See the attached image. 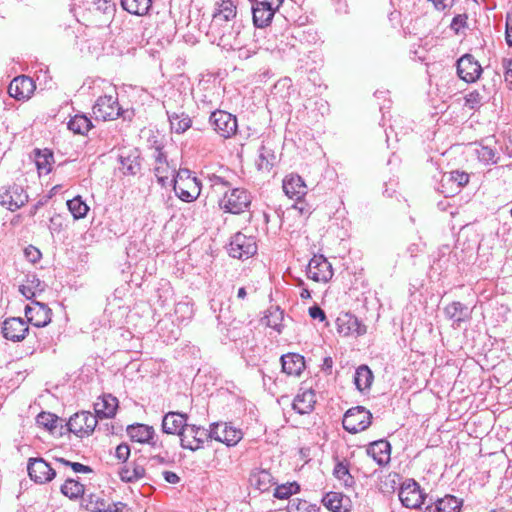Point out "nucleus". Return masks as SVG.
I'll use <instances>...</instances> for the list:
<instances>
[{
  "instance_id": "nucleus-3",
  "label": "nucleus",
  "mask_w": 512,
  "mask_h": 512,
  "mask_svg": "<svg viewBox=\"0 0 512 512\" xmlns=\"http://www.w3.org/2000/svg\"><path fill=\"white\" fill-rule=\"evenodd\" d=\"M27 470L31 480L38 484H46L52 481L57 474L62 473L59 464H56V467H52L43 458H30Z\"/></svg>"
},
{
  "instance_id": "nucleus-46",
  "label": "nucleus",
  "mask_w": 512,
  "mask_h": 512,
  "mask_svg": "<svg viewBox=\"0 0 512 512\" xmlns=\"http://www.w3.org/2000/svg\"><path fill=\"white\" fill-rule=\"evenodd\" d=\"M275 160V155L264 146L260 148L259 160L257 162V166L259 170L269 171L273 166Z\"/></svg>"
},
{
  "instance_id": "nucleus-51",
  "label": "nucleus",
  "mask_w": 512,
  "mask_h": 512,
  "mask_svg": "<svg viewBox=\"0 0 512 512\" xmlns=\"http://www.w3.org/2000/svg\"><path fill=\"white\" fill-rule=\"evenodd\" d=\"M465 106L470 109H478L483 102V95L478 90L467 93L464 97Z\"/></svg>"
},
{
  "instance_id": "nucleus-62",
  "label": "nucleus",
  "mask_w": 512,
  "mask_h": 512,
  "mask_svg": "<svg viewBox=\"0 0 512 512\" xmlns=\"http://www.w3.org/2000/svg\"><path fill=\"white\" fill-rule=\"evenodd\" d=\"M126 505L118 502L114 503L112 506L110 504L107 505V512H124Z\"/></svg>"
},
{
  "instance_id": "nucleus-47",
  "label": "nucleus",
  "mask_w": 512,
  "mask_h": 512,
  "mask_svg": "<svg viewBox=\"0 0 512 512\" xmlns=\"http://www.w3.org/2000/svg\"><path fill=\"white\" fill-rule=\"evenodd\" d=\"M334 476L343 482L345 486H352L354 483L353 477L349 473L348 466L342 462H338L333 470Z\"/></svg>"
},
{
  "instance_id": "nucleus-37",
  "label": "nucleus",
  "mask_w": 512,
  "mask_h": 512,
  "mask_svg": "<svg viewBox=\"0 0 512 512\" xmlns=\"http://www.w3.org/2000/svg\"><path fill=\"white\" fill-rule=\"evenodd\" d=\"M108 503L96 494H90L82 498V506L90 512H107Z\"/></svg>"
},
{
  "instance_id": "nucleus-17",
  "label": "nucleus",
  "mask_w": 512,
  "mask_h": 512,
  "mask_svg": "<svg viewBox=\"0 0 512 512\" xmlns=\"http://www.w3.org/2000/svg\"><path fill=\"white\" fill-rule=\"evenodd\" d=\"M28 331V324L20 317H11L3 322V337L12 342H20L24 340Z\"/></svg>"
},
{
  "instance_id": "nucleus-18",
  "label": "nucleus",
  "mask_w": 512,
  "mask_h": 512,
  "mask_svg": "<svg viewBox=\"0 0 512 512\" xmlns=\"http://www.w3.org/2000/svg\"><path fill=\"white\" fill-rule=\"evenodd\" d=\"M51 309L44 303L33 301L25 307L27 320L36 327H45L51 322Z\"/></svg>"
},
{
  "instance_id": "nucleus-44",
  "label": "nucleus",
  "mask_w": 512,
  "mask_h": 512,
  "mask_svg": "<svg viewBox=\"0 0 512 512\" xmlns=\"http://www.w3.org/2000/svg\"><path fill=\"white\" fill-rule=\"evenodd\" d=\"M211 189L215 193H223L232 188L231 183L223 176L209 174L207 176Z\"/></svg>"
},
{
  "instance_id": "nucleus-38",
  "label": "nucleus",
  "mask_w": 512,
  "mask_h": 512,
  "mask_svg": "<svg viewBox=\"0 0 512 512\" xmlns=\"http://www.w3.org/2000/svg\"><path fill=\"white\" fill-rule=\"evenodd\" d=\"M438 512H460L462 500L453 495H446L436 500Z\"/></svg>"
},
{
  "instance_id": "nucleus-39",
  "label": "nucleus",
  "mask_w": 512,
  "mask_h": 512,
  "mask_svg": "<svg viewBox=\"0 0 512 512\" xmlns=\"http://www.w3.org/2000/svg\"><path fill=\"white\" fill-rule=\"evenodd\" d=\"M120 475L123 481L133 482L144 477L145 469L141 464L133 463L123 468Z\"/></svg>"
},
{
  "instance_id": "nucleus-16",
  "label": "nucleus",
  "mask_w": 512,
  "mask_h": 512,
  "mask_svg": "<svg viewBox=\"0 0 512 512\" xmlns=\"http://www.w3.org/2000/svg\"><path fill=\"white\" fill-rule=\"evenodd\" d=\"M336 327L339 334L349 336L356 334L364 335L367 331L366 326L362 324L356 316L350 312H341L336 318Z\"/></svg>"
},
{
  "instance_id": "nucleus-15",
  "label": "nucleus",
  "mask_w": 512,
  "mask_h": 512,
  "mask_svg": "<svg viewBox=\"0 0 512 512\" xmlns=\"http://www.w3.org/2000/svg\"><path fill=\"white\" fill-rule=\"evenodd\" d=\"M153 157L155 159L154 164V173L157 177L158 182L162 186H166L168 183H171V179L176 173V166L170 165L167 161L166 155L162 152V150L157 147L153 152Z\"/></svg>"
},
{
  "instance_id": "nucleus-14",
  "label": "nucleus",
  "mask_w": 512,
  "mask_h": 512,
  "mask_svg": "<svg viewBox=\"0 0 512 512\" xmlns=\"http://www.w3.org/2000/svg\"><path fill=\"white\" fill-rule=\"evenodd\" d=\"M482 67L471 54H464L457 61V74L467 83L477 81L482 74Z\"/></svg>"
},
{
  "instance_id": "nucleus-50",
  "label": "nucleus",
  "mask_w": 512,
  "mask_h": 512,
  "mask_svg": "<svg viewBox=\"0 0 512 512\" xmlns=\"http://www.w3.org/2000/svg\"><path fill=\"white\" fill-rule=\"evenodd\" d=\"M299 490V485L297 483H289L278 485L275 488L274 496L278 499H288L291 495L296 493Z\"/></svg>"
},
{
  "instance_id": "nucleus-60",
  "label": "nucleus",
  "mask_w": 512,
  "mask_h": 512,
  "mask_svg": "<svg viewBox=\"0 0 512 512\" xmlns=\"http://www.w3.org/2000/svg\"><path fill=\"white\" fill-rule=\"evenodd\" d=\"M505 80L512 84V59H504Z\"/></svg>"
},
{
  "instance_id": "nucleus-42",
  "label": "nucleus",
  "mask_w": 512,
  "mask_h": 512,
  "mask_svg": "<svg viewBox=\"0 0 512 512\" xmlns=\"http://www.w3.org/2000/svg\"><path fill=\"white\" fill-rule=\"evenodd\" d=\"M121 7L133 15H146L150 8L152 2H119Z\"/></svg>"
},
{
  "instance_id": "nucleus-57",
  "label": "nucleus",
  "mask_w": 512,
  "mask_h": 512,
  "mask_svg": "<svg viewBox=\"0 0 512 512\" xmlns=\"http://www.w3.org/2000/svg\"><path fill=\"white\" fill-rule=\"evenodd\" d=\"M116 457L121 461H126L130 455V448L127 444H120L116 448Z\"/></svg>"
},
{
  "instance_id": "nucleus-49",
  "label": "nucleus",
  "mask_w": 512,
  "mask_h": 512,
  "mask_svg": "<svg viewBox=\"0 0 512 512\" xmlns=\"http://www.w3.org/2000/svg\"><path fill=\"white\" fill-rule=\"evenodd\" d=\"M478 159L485 164H496L498 157L494 149L488 146H481L476 150Z\"/></svg>"
},
{
  "instance_id": "nucleus-35",
  "label": "nucleus",
  "mask_w": 512,
  "mask_h": 512,
  "mask_svg": "<svg viewBox=\"0 0 512 512\" xmlns=\"http://www.w3.org/2000/svg\"><path fill=\"white\" fill-rule=\"evenodd\" d=\"M61 493L70 499H77L84 495V485L79 481L66 477L65 482L61 485Z\"/></svg>"
},
{
  "instance_id": "nucleus-25",
  "label": "nucleus",
  "mask_w": 512,
  "mask_h": 512,
  "mask_svg": "<svg viewBox=\"0 0 512 512\" xmlns=\"http://www.w3.org/2000/svg\"><path fill=\"white\" fill-rule=\"evenodd\" d=\"M127 434L130 439L138 443H149L152 447H156L157 443L153 440L154 428L145 424H132L127 427Z\"/></svg>"
},
{
  "instance_id": "nucleus-41",
  "label": "nucleus",
  "mask_w": 512,
  "mask_h": 512,
  "mask_svg": "<svg viewBox=\"0 0 512 512\" xmlns=\"http://www.w3.org/2000/svg\"><path fill=\"white\" fill-rule=\"evenodd\" d=\"M67 206L75 219L84 218L89 211L88 205L82 201L80 196H76L73 199L68 200Z\"/></svg>"
},
{
  "instance_id": "nucleus-28",
  "label": "nucleus",
  "mask_w": 512,
  "mask_h": 512,
  "mask_svg": "<svg viewBox=\"0 0 512 512\" xmlns=\"http://www.w3.org/2000/svg\"><path fill=\"white\" fill-rule=\"evenodd\" d=\"M173 189L182 201L192 202L200 195V181L198 179H188L186 183L179 182V185L174 186Z\"/></svg>"
},
{
  "instance_id": "nucleus-10",
  "label": "nucleus",
  "mask_w": 512,
  "mask_h": 512,
  "mask_svg": "<svg viewBox=\"0 0 512 512\" xmlns=\"http://www.w3.org/2000/svg\"><path fill=\"white\" fill-rule=\"evenodd\" d=\"M28 202V195L19 185L0 188V204L10 211H16Z\"/></svg>"
},
{
  "instance_id": "nucleus-55",
  "label": "nucleus",
  "mask_w": 512,
  "mask_h": 512,
  "mask_svg": "<svg viewBox=\"0 0 512 512\" xmlns=\"http://www.w3.org/2000/svg\"><path fill=\"white\" fill-rule=\"evenodd\" d=\"M122 170L125 174L135 175L139 170V164L127 158L122 160Z\"/></svg>"
},
{
  "instance_id": "nucleus-52",
  "label": "nucleus",
  "mask_w": 512,
  "mask_h": 512,
  "mask_svg": "<svg viewBox=\"0 0 512 512\" xmlns=\"http://www.w3.org/2000/svg\"><path fill=\"white\" fill-rule=\"evenodd\" d=\"M188 179H197L195 176L191 175V171L188 169H179L176 170L173 178L171 179V183H173V187L179 185V182L186 183Z\"/></svg>"
},
{
  "instance_id": "nucleus-9",
  "label": "nucleus",
  "mask_w": 512,
  "mask_h": 512,
  "mask_svg": "<svg viewBox=\"0 0 512 512\" xmlns=\"http://www.w3.org/2000/svg\"><path fill=\"white\" fill-rule=\"evenodd\" d=\"M209 121L216 133L223 138H230L237 131L236 117L226 111L212 112Z\"/></svg>"
},
{
  "instance_id": "nucleus-29",
  "label": "nucleus",
  "mask_w": 512,
  "mask_h": 512,
  "mask_svg": "<svg viewBox=\"0 0 512 512\" xmlns=\"http://www.w3.org/2000/svg\"><path fill=\"white\" fill-rule=\"evenodd\" d=\"M282 371L287 375L299 376L305 368L304 357L296 353H288L281 358Z\"/></svg>"
},
{
  "instance_id": "nucleus-20",
  "label": "nucleus",
  "mask_w": 512,
  "mask_h": 512,
  "mask_svg": "<svg viewBox=\"0 0 512 512\" xmlns=\"http://www.w3.org/2000/svg\"><path fill=\"white\" fill-rule=\"evenodd\" d=\"M281 3L277 2V5L274 7L273 2H254V5L251 7L254 25L258 28L268 26Z\"/></svg>"
},
{
  "instance_id": "nucleus-48",
  "label": "nucleus",
  "mask_w": 512,
  "mask_h": 512,
  "mask_svg": "<svg viewBox=\"0 0 512 512\" xmlns=\"http://www.w3.org/2000/svg\"><path fill=\"white\" fill-rule=\"evenodd\" d=\"M289 512H320V507L306 500L295 499L290 503Z\"/></svg>"
},
{
  "instance_id": "nucleus-12",
  "label": "nucleus",
  "mask_w": 512,
  "mask_h": 512,
  "mask_svg": "<svg viewBox=\"0 0 512 512\" xmlns=\"http://www.w3.org/2000/svg\"><path fill=\"white\" fill-rule=\"evenodd\" d=\"M307 276L315 282H327L333 276L331 263L323 255H314L307 266Z\"/></svg>"
},
{
  "instance_id": "nucleus-1",
  "label": "nucleus",
  "mask_w": 512,
  "mask_h": 512,
  "mask_svg": "<svg viewBox=\"0 0 512 512\" xmlns=\"http://www.w3.org/2000/svg\"><path fill=\"white\" fill-rule=\"evenodd\" d=\"M237 8L234 2H216L210 24L211 34L218 46L225 50H241L246 45L247 33L235 21Z\"/></svg>"
},
{
  "instance_id": "nucleus-2",
  "label": "nucleus",
  "mask_w": 512,
  "mask_h": 512,
  "mask_svg": "<svg viewBox=\"0 0 512 512\" xmlns=\"http://www.w3.org/2000/svg\"><path fill=\"white\" fill-rule=\"evenodd\" d=\"M250 193L243 188H231L224 192L219 200V206L225 212L240 214L245 212L251 204Z\"/></svg>"
},
{
  "instance_id": "nucleus-13",
  "label": "nucleus",
  "mask_w": 512,
  "mask_h": 512,
  "mask_svg": "<svg viewBox=\"0 0 512 512\" xmlns=\"http://www.w3.org/2000/svg\"><path fill=\"white\" fill-rule=\"evenodd\" d=\"M398 496L403 506L410 509L419 508L425 500V495L414 480L404 482L400 487Z\"/></svg>"
},
{
  "instance_id": "nucleus-43",
  "label": "nucleus",
  "mask_w": 512,
  "mask_h": 512,
  "mask_svg": "<svg viewBox=\"0 0 512 512\" xmlns=\"http://www.w3.org/2000/svg\"><path fill=\"white\" fill-rule=\"evenodd\" d=\"M59 421H61L59 417L50 412H41L36 418L37 424L46 428L51 433L55 432Z\"/></svg>"
},
{
  "instance_id": "nucleus-34",
  "label": "nucleus",
  "mask_w": 512,
  "mask_h": 512,
  "mask_svg": "<svg viewBox=\"0 0 512 512\" xmlns=\"http://www.w3.org/2000/svg\"><path fill=\"white\" fill-rule=\"evenodd\" d=\"M373 373L366 365L359 366L354 375V383L359 391L370 388L373 382Z\"/></svg>"
},
{
  "instance_id": "nucleus-63",
  "label": "nucleus",
  "mask_w": 512,
  "mask_h": 512,
  "mask_svg": "<svg viewBox=\"0 0 512 512\" xmlns=\"http://www.w3.org/2000/svg\"><path fill=\"white\" fill-rule=\"evenodd\" d=\"M333 367V360L331 357H325L323 359L322 369L325 371H330Z\"/></svg>"
},
{
  "instance_id": "nucleus-21",
  "label": "nucleus",
  "mask_w": 512,
  "mask_h": 512,
  "mask_svg": "<svg viewBox=\"0 0 512 512\" xmlns=\"http://www.w3.org/2000/svg\"><path fill=\"white\" fill-rule=\"evenodd\" d=\"M188 416L179 412H168L162 419V431L166 434L178 435L187 427Z\"/></svg>"
},
{
  "instance_id": "nucleus-19",
  "label": "nucleus",
  "mask_w": 512,
  "mask_h": 512,
  "mask_svg": "<svg viewBox=\"0 0 512 512\" xmlns=\"http://www.w3.org/2000/svg\"><path fill=\"white\" fill-rule=\"evenodd\" d=\"M36 85L29 76H17L8 86V93L16 100H28L34 93Z\"/></svg>"
},
{
  "instance_id": "nucleus-26",
  "label": "nucleus",
  "mask_w": 512,
  "mask_h": 512,
  "mask_svg": "<svg viewBox=\"0 0 512 512\" xmlns=\"http://www.w3.org/2000/svg\"><path fill=\"white\" fill-rule=\"evenodd\" d=\"M316 404V395L312 389L299 391L293 400V409L303 415L309 414L313 411Z\"/></svg>"
},
{
  "instance_id": "nucleus-36",
  "label": "nucleus",
  "mask_w": 512,
  "mask_h": 512,
  "mask_svg": "<svg viewBox=\"0 0 512 512\" xmlns=\"http://www.w3.org/2000/svg\"><path fill=\"white\" fill-rule=\"evenodd\" d=\"M67 126L72 132L84 135L91 129L92 122L87 116L76 114L69 120Z\"/></svg>"
},
{
  "instance_id": "nucleus-53",
  "label": "nucleus",
  "mask_w": 512,
  "mask_h": 512,
  "mask_svg": "<svg viewBox=\"0 0 512 512\" xmlns=\"http://www.w3.org/2000/svg\"><path fill=\"white\" fill-rule=\"evenodd\" d=\"M266 323L269 327L280 332V326L282 321V312L276 310L274 313H270V315L266 316Z\"/></svg>"
},
{
  "instance_id": "nucleus-24",
  "label": "nucleus",
  "mask_w": 512,
  "mask_h": 512,
  "mask_svg": "<svg viewBox=\"0 0 512 512\" xmlns=\"http://www.w3.org/2000/svg\"><path fill=\"white\" fill-rule=\"evenodd\" d=\"M118 408V399L111 394H104L94 403L96 419L112 418Z\"/></svg>"
},
{
  "instance_id": "nucleus-23",
  "label": "nucleus",
  "mask_w": 512,
  "mask_h": 512,
  "mask_svg": "<svg viewBox=\"0 0 512 512\" xmlns=\"http://www.w3.org/2000/svg\"><path fill=\"white\" fill-rule=\"evenodd\" d=\"M249 483L254 489L267 492L276 484V481L269 470L256 468L250 473Z\"/></svg>"
},
{
  "instance_id": "nucleus-32",
  "label": "nucleus",
  "mask_w": 512,
  "mask_h": 512,
  "mask_svg": "<svg viewBox=\"0 0 512 512\" xmlns=\"http://www.w3.org/2000/svg\"><path fill=\"white\" fill-rule=\"evenodd\" d=\"M46 285L36 275H28L24 284L19 286V292L27 299L33 298L38 292H43Z\"/></svg>"
},
{
  "instance_id": "nucleus-33",
  "label": "nucleus",
  "mask_w": 512,
  "mask_h": 512,
  "mask_svg": "<svg viewBox=\"0 0 512 512\" xmlns=\"http://www.w3.org/2000/svg\"><path fill=\"white\" fill-rule=\"evenodd\" d=\"M168 119L170 122L171 130L175 133H184L191 127L192 121L190 117L184 112L168 113Z\"/></svg>"
},
{
  "instance_id": "nucleus-45",
  "label": "nucleus",
  "mask_w": 512,
  "mask_h": 512,
  "mask_svg": "<svg viewBox=\"0 0 512 512\" xmlns=\"http://www.w3.org/2000/svg\"><path fill=\"white\" fill-rule=\"evenodd\" d=\"M442 182H454L457 188H461L469 182V174L458 170L451 171L443 175Z\"/></svg>"
},
{
  "instance_id": "nucleus-56",
  "label": "nucleus",
  "mask_w": 512,
  "mask_h": 512,
  "mask_svg": "<svg viewBox=\"0 0 512 512\" xmlns=\"http://www.w3.org/2000/svg\"><path fill=\"white\" fill-rule=\"evenodd\" d=\"M466 15H457L452 19L450 27L455 33H459L460 29L463 28L466 24Z\"/></svg>"
},
{
  "instance_id": "nucleus-58",
  "label": "nucleus",
  "mask_w": 512,
  "mask_h": 512,
  "mask_svg": "<svg viewBox=\"0 0 512 512\" xmlns=\"http://www.w3.org/2000/svg\"><path fill=\"white\" fill-rule=\"evenodd\" d=\"M308 312L312 319H318L320 321H324L326 319L325 312L317 305L310 307Z\"/></svg>"
},
{
  "instance_id": "nucleus-5",
  "label": "nucleus",
  "mask_w": 512,
  "mask_h": 512,
  "mask_svg": "<svg viewBox=\"0 0 512 512\" xmlns=\"http://www.w3.org/2000/svg\"><path fill=\"white\" fill-rule=\"evenodd\" d=\"M257 252L256 239L241 232L236 233L229 243L228 253L231 257L245 260Z\"/></svg>"
},
{
  "instance_id": "nucleus-8",
  "label": "nucleus",
  "mask_w": 512,
  "mask_h": 512,
  "mask_svg": "<svg viewBox=\"0 0 512 512\" xmlns=\"http://www.w3.org/2000/svg\"><path fill=\"white\" fill-rule=\"evenodd\" d=\"M210 439V430L194 424H188L180 433V444L184 449L196 451L203 448L206 440Z\"/></svg>"
},
{
  "instance_id": "nucleus-61",
  "label": "nucleus",
  "mask_w": 512,
  "mask_h": 512,
  "mask_svg": "<svg viewBox=\"0 0 512 512\" xmlns=\"http://www.w3.org/2000/svg\"><path fill=\"white\" fill-rule=\"evenodd\" d=\"M162 475L165 481L170 484H177L180 481V477L172 471H163Z\"/></svg>"
},
{
  "instance_id": "nucleus-30",
  "label": "nucleus",
  "mask_w": 512,
  "mask_h": 512,
  "mask_svg": "<svg viewBox=\"0 0 512 512\" xmlns=\"http://www.w3.org/2000/svg\"><path fill=\"white\" fill-rule=\"evenodd\" d=\"M444 313L448 319L453 321V325L457 327H459L461 322L470 318L468 307L458 301L448 304L444 309Z\"/></svg>"
},
{
  "instance_id": "nucleus-54",
  "label": "nucleus",
  "mask_w": 512,
  "mask_h": 512,
  "mask_svg": "<svg viewBox=\"0 0 512 512\" xmlns=\"http://www.w3.org/2000/svg\"><path fill=\"white\" fill-rule=\"evenodd\" d=\"M24 254H25L26 259L31 263H36L41 258L40 250L32 245L25 248Z\"/></svg>"
},
{
  "instance_id": "nucleus-4",
  "label": "nucleus",
  "mask_w": 512,
  "mask_h": 512,
  "mask_svg": "<svg viewBox=\"0 0 512 512\" xmlns=\"http://www.w3.org/2000/svg\"><path fill=\"white\" fill-rule=\"evenodd\" d=\"M372 414L363 406L350 408L343 417V428L349 433L356 434L371 425Z\"/></svg>"
},
{
  "instance_id": "nucleus-59",
  "label": "nucleus",
  "mask_w": 512,
  "mask_h": 512,
  "mask_svg": "<svg viewBox=\"0 0 512 512\" xmlns=\"http://www.w3.org/2000/svg\"><path fill=\"white\" fill-rule=\"evenodd\" d=\"M511 17H506L505 41L509 47H512V25L510 24Z\"/></svg>"
},
{
  "instance_id": "nucleus-6",
  "label": "nucleus",
  "mask_w": 512,
  "mask_h": 512,
  "mask_svg": "<svg viewBox=\"0 0 512 512\" xmlns=\"http://www.w3.org/2000/svg\"><path fill=\"white\" fill-rule=\"evenodd\" d=\"M97 423L96 416L88 411H82L71 416L66 427L69 432L83 438L93 433Z\"/></svg>"
},
{
  "instance_id": "nucleus-7",
  "label": "nucleus",
  "mask_w": 512,
  "mask_h": 512,
  "mask_svg": "<svg viewBox=\"0 0 512 512\" xmlns=\"http://www.w3.org/2000/svg\"><path fill=\"white\" fill-rule=\"evenodd\" d=\"M92 112L96 120L111 121L117 119L121 115L117 96H100L96 100Z\"/></svg>"
},
{
  "instance_id": "nucleus-31",
  "label": "nucleus",
  "mask_w": 512,
  "mask_h": 512,
  "mask_svg": "<svg viewBox=\"0 0 512 512\" xmlns=\"http://www.w3.org/2000/svg\"><path fill=\"white\" fill-rule=\"evenodd\" d=\"M348 498L339 492H329L323 499V505L331 512H348L345 502H348Z\"/></svg>"
},
{
  "instance_id": "nucleus-22",
  "label": "nucleus",
  "mask_w": 512,
  "mask_h": 512,
  "mask_svg": "<svg viewBox=\"0 0 512 512\" xmlns=\"http://www.w3.org/2000/svg\"><path fill=\"white\" fill-rule=\"evenodd\" d=\"M283 191L290 199L300 201L307 193V186L299 175L289 174L283 180Z\"/></svg>"
},
{
  "instance_id": "nucleus-11",
  "label": "nucleus",
  "mask_w": 512,
  "mask_h": 512,
  "mask_svg": "<svg viewBox=\"0 0 512 512\" xmlns=\"http://www.w3.org/2000/svg\"><path fill=\"white\" fill-rule=\"evenodd\" d=\"M243 437L240 429L227 423H212L210 425V439L224 443L227 446H235Z\"/></svg>"
},
{
  "instance_id": "nucleus-27",
  "label": "nucleus",
  "mask_w": 512,
  "mask_h": 512,
  "mask_svg": "<svg viewBox=\"0 0 512 512\" xmlns=\"http://www.w3.org/2000/svg\"><path fill=\"white\" fill-rule=\"evenodd\" d=\"M367 454L371 456L379 466H384L390 462V443L386 440L372 442L367 448Z\"/></svg>"
},
{
  "instance_id": "nucleus-40",
  "label": "nucleus",
  "mask_w": 512,
  "mask_h": 512,
  "mask_svg": "<svg viewBox=\"0 0 512 512\" xmlns=\"http://www.w3.org/2000/svg\"><path fill=\"white\" fill-rule=\"evenodd\" d=\"M55 464H59V466L62 469V475L63 477H66V470L68 467H70L75 473H91L92 469L91 467L78 463V462H71L61 457H55L54 458Z\"/></svg>"
},
{
  "instance_id": "nucleus-64",
  "label": "nucleus",
  "mask_w": 512,
  "mask_h": 512,
  "mask_svg": "<svg viewBox=\"0 0 512 512\" xmlns=\"http://www.w3.org/2000/svg\"><path fill=\"white\" fill-rule=\"evenodd\" d=\"M424 512H438V507L436 502L431 505H427L424 509Z\"/></svg>"
}]
</instances>
